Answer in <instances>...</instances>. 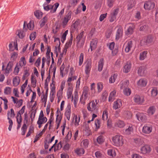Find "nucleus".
<instances>
[{
	"mask_svg": "<svg viewBox=\"0 0 158 158\" xmlns=\"http://www.w3.org/2000/svg\"><path fill=\"white\" fill-rule=\"evenodd\" d=\"M98 102L99 101L97 99L91 101L87 105L88 110L93 113H96L98 111L97 104Z\"/></svg>",
	"mask_w": 158,
	"mask_h": 158,
	"instance_id": "f257e3e1",
	"label": "nucleus"
},
{
	"mask_svg": "<svg viewBox=\"0 0 158 158\" xmlns=\"http://www.w3.org/2000/svg\"><path fill=\"white\" fill-rule=\"evenodd\" d=\"M113 145L117 146H121L124 143L123 137L122 135H117L112 138Z\"/></svg>",
	"mask_w": 158,
	"mask_h": 158,
	"instance_id": "f03ea898",
	"label": "nucleus"
},
{
	"mask_svg": "<svg viewBox=\"0 0 158 158\" xmlns=\"http://www.w3.org/2000/svg\"><path fill=\"white\" fill-rule=\"evenodd\" d=\"M59 6V4L58 3H55L53 5H49L45 6L44 5V8L45 10L47 11L50 10L51 13H54L56 11Z\"/></svg>",
	"mask_w": 158,
	"mask_h": 158,
	"instance_id": "7ed1b4c3",
	"label": "nucleus"
},
{
	"mask_svg": "<svg viewBox=\"0 0 158 158\" xmlns=\"http://www.w3.org/2000/svg\"><path fill=\"white\" fill-rule=\"evenodd\" d=\"M13 65V63L11 61H9L7 64L6 68H4V65L3 64L2 66V70L4 71V73L6 74H8L11 71Z\"/></svg>",
	"mask_w": 158,
	"mask_h": 158,
	"instance_id": "20e7f679",
	"label": "nucleus"
},
{
	"mask_svg": "<svg viewBox=\"0 0 158 158\" xmlns=\"http://www.w3.org/2000/svg\"><path fill=\"white\" fill-rule=\"evenodd\" d=\"M155 4L153 1L150 0L146 2L144 4V8L147 10H150L154 8Z\"/></svg>",
	"mask_w": 158,
	"mask_h": 158,
	"instance_id": "39448f33",
	"label": "nucleus"
},
{
	"mask_svg": "<svg viewBox=\"0 0 158 158\" xmlns=\"http://www.w3.org/2000/svg\"><path fill=\"white\" fill-rule=\"evenodd\" d=\"M72 12L70 11H68L65 13L64 17L62 21V25L64 27L67 24L68 21L70 19L71 17Z\"/></svg>",
	"mask_w": 158,
	"mask_h": 158,
	"instance_id": "423d86ee",
	"label": "nucleus"
},
{
	"mask_svg": "<svg viewBox=\"0 0 158 158\" xmlns=\"http://www.w3.org/2000/svg\"><path fill=\"white\" fill-rule=\"evenodd\" d=\"M71 104L70 103H68L65 110L64 115L69 121L70 120L71 114Z\"/></svg>",
	"mask_w": 158,
	"mask_h": 158,
	"instance_id": "0eeeda50",
	"label": "nucleus"
},
{
	"mask_svg": "<svg viewBox=\"0 0 158 158\" xmlns=\"http://www.w3.org/2000/svg\"><path fill=\"white\" fill-rule=\"evenodd\" d=\"M92 61L90 60H87L86 63L85 72L86 74L89 75L91 68Z\"/></svg>",
	"mask_w": 158,
	"mask_h": 158,
	"instance_id": "6e6552de",
	"label": "nucleus"
},
{
	"mask_svg": "<svg viewBox=\"0 0 158 158\" xmlns=\"http://www.w3.org/2000/svg\"><path fill=\"white\" fill-rule=\"evenodd\" d=\"M140 151L142 153L147 154L150 152L151 149L149 145L146 144L141 148Z\"/></svg>",
	"mask_w": 158,
	"mask_h": 158,
	"instance_id": "1a4fd4ad",
	"label": "nucleus"
},
{
	"mask_svg": "<svg viewBox=\"0 0 158 158\" xmlns=\"http://www.w3.org/2000/svg\"><path fill=\"white\" fill-rule=\"evenodd\" d=\"M84 31H82L76 37V40L77 41L78 44H79L81 43L82 44L84 43L85 37L84 36Z\"/></svg>",
	"mask_w": 158,
	"mask_h": 158,
	"instance_id": "9d476101",
	"label": "nucleus"
},
{
	"mask_svg": "<svg viewBox=\"0 0 158 158\" xmlns=\"http://www.w3.org/2000/svg\"><path fill=\"white\" fill-rule=\"evenodd\" d=\"M25 24L26 22L24 21L23 31L19 30H18L16 32L17 35L19 36V38L21 39H22L25 36V34L24 32L26 31L27 29V27H25Z\"/></svg>",
	"mask_w": 158,
	"mask_h": 158,
	"instance_id": "9b49d317",
	"label": "nucleus"
},
{
	"mask_svg": "<svg viewBox=\"0 0 158 158\" xmlns=\"http://www.w3.org/2000/svg\"><path fill=\"white\" fill-rule=\"evenodd\" d=\"M133 99L134 102L138 104H142L144 101V99L143 97L138 95H135Z\"/></svg>",
	"mask_w": 158,
	"mask_h": 158,
	"instance_id": "f8f14e48",
	"label": "nucleus"
},
{
	"mask_svg": "<svg viewBox=\"0 0 158 158\" xmlns=\"http://www.w3.org/2000/svg\"><path fill=\"white\" fill-rule=\"evenodd\" d=\"M153 38L152 36L149 35L148 36L146 39H143L140 42L141 44L143 43V44L148 45L152 42Z\"/></svg>",
	"mask_w": 158,
	"mask_h": 158,
	"instance_id": "ddd939ff",
	"label": "nucleus"
},
{
	"mask_svg": "<svg viewBox=\"0 0 158 158\" xmlns=\"http://www.w3.org/2000/svg\"><path fill=\"white\" fill-rule=\"evenodd\" d=\"M122 106V101L120 99H118L116 101L114 102L113 107V109L116 110L120 108Z\"/></svg>",
	"mask_w": 158,
	"mask_h": 158,
	"instance_id": "4468645a",
	"label": "nucleus"
},
{
	"mask_svg": "<svg viewBox=\"0 0 158 158\" xmlns=\"http://www.w3.org/2000/svg\"><path fill=\"white\" fill-rule=\"evenodd\" d=\"M57 114L56 122V123L57 124L56 129H57L59 126L62 117L61 114L60 112L58 110L57 111Z\"/></svg>",
	"mask_w": 158,
	"mask_h": 158,
	"instance_id": "2eb2a0df",
	"label": "nucleus"
},
{
	"mask_svg": "<svg viewBox=\"0 0 158 158\" xmlns=\"http://www.w3.org/2000/svg\"><path fill=\"white\" fill-rule=\"evenodd\" d=\"M147 83V81L146 79L141 78L137 82V84L139 86L143 87L146 85Z\"/></svg>",
	"mask_w": 158,
	"mask_h": 158,
	"instance_id": "dca6fc26",
	"label": "nucleus"
},
{
	"mask_svg": "<svg viewBox=\"0 0 158 158\" xmlns=\"http://www.w3.org/2000/svg\"><path fill=\"white\" fill-rule=\"evenodd\" d=\"M136 116L138 120L139 121L143 122L146 119V116L143 113H137L136 114Z\"/></svg>",
	"mask_w": 158,
	"mask_h": 158,
	"instance_id": "f3484780",
	"label": "nucleus"
},
{
	"mask_svg": "<svg viewBox=\"0 0 158 158\" xmlns=\"http://www.w3.org/2000/svg\"><path fill=\"white\" fill-rule=\"evenodd\" d=\"M123 30L121 28H119L117 30L116 34V40H118L122 38L123 35Z\"/></svg>",
	"mask_w": 158,
	"mask_h": 158,
	"instance_id": "a211bd4d",
	"label": "nucleus"
},
{
	"mask_svg": "<svg viewBox=\"0 0 158 158\" xmlns=\"http://www.w3.org/2000/svg\"><path fill=\"white\" fill-rule=\"evenodd\" d=\"M133 131V128L131 124H129L127 126L125 133L127 135L131 134Z\"/></svg>",
	"mask_w": 158,
	"mask_h": 158,
	"instance_id": "6ab92c4d",
	"label": "nucleus"
},
{
	"mask_svg": "<svg viewBox=\"0 0 158 158\" xmlns=\"http://www.w3.org/2000/svg\"><path fill=\"white\" fill-rule=\"evenodd\" d=\"M97 39H94L92 40L90 44V48L91 51L95 49L97 46Z\"/></svg>",
	"mask_w": 158,
	"mask_h": 158,
	"instance_id": "aec40b11",
	"label": "nucleus"
},
{
	"mask_svg": "<svg viewBox=\"0 0 158 158\" xmlns=\"http://www.w3.org/2000/svg\"><path fill=\"white\" fill-rule=\"evenodd\" d=\"M116 93V90H114L110 93L108 98V101L109 102H112L114 100Z\"/></svg>",
	"mask_w": 158,
	"mask_h": 158,
	"instance_id": "412c9836",
	"label": "nucleus"
},
{
	"mask_svg": "<svg viewBox=\"0 0 158 158\" xmlns=\"http://www.w3.org/2000/svg\"><path fill=\"white\" fill-rule=\"evenodd\" d=\"M133 45L132 41L131 40L128 41L126 46L125 48V52H129L131 50Z\"/></svg>",
	"mask_w": 158,
	"mask_h": 158,
	"instance_id": "4be33fe9",
	"label": "nucleus"
},
{
	"mask_svg": "<svg viewBox=\"0 0 158 158\" xmlns=\"http://www.w3.org/2000/svg\"><path fill=\"white\" fill-rule=\"evenodd\" d=\"M47 121V118H38L37 124L38 125V127L40 128L43 124L45 123Z\"/></svg>",
	"mask_w": 158,
	"mask_h": 158,
	"instance_id": "5701e85b",
	"label": "nucleus"
},
{
	"mask_svg": "<svg viewBox=\"0 0 158 158\" xmlns=\"http://www.w3.org/2000/svg\"><path fill=\"white\" fill-rule=\"evenodd\" d=\"M88 89L87 87H85L83 89V91L82 96L83 98H84V100H85L88 98Z\"/></svg>",
	"mask_w": 158,
	"mask_h": 158,
	"instance_id": "b1692460",
	"label": "nucleus"
},
{
	"mask_svg": "<svg viewBox=\"0 0 158 158\" xmlns=\"http://www.w3.org/2000/svg\"><path fill=\"white\" fill-rule=\"evenodd\" d=\"M77 78V76H68V78L67 80L68 82V85L69 86L71 85L72 83L71 82L75 80H76Z\"/></svg>",
	"mask_w": 158,
	"mask_h": 158,
	"instance_id": "393cba45",
	"label": "nucleus"
},
{
	"mask_svg": "<svg viewBox=\"0 0 158 158\" xmlns=\"http://www.w3.org/2000/svg\"><path fill=\"white\" fill-rule=\"evenodd\" d=\"M134 142L137 146H140L143 144L144 143L142 140L139 138H134Z\"/></svg>",
	"mask_w": 158,
	"mask_h": 158,
	"instance_id": "a878e982",
	"label": "nucleus"
},
{
	"mask_svg": "<svg viewBox=\"0 0 158 158\" xmlns=\"http://www.w3.org/2000/svg\"><path fill=\"white\" fill-rule=\"evenodd\" d=\"M152 131V128L151 127L144 126L143 128V132L145 134H149Z\"/></svg>",
	"mask_w": 158,
	"mask_h": 158,
	"instance_id": "bb28decb",
	"label": "nucleus"
},
{
	"mask_svg": "<svg viewBox=\"0 0 158 158\" xmlns=\"http://www.w3.org/2000/svg\"><path fill=\"white\" fill-rule=\"evenodd\" d=\"M131 65L130 63L127 62L124 66L123 70L125 73L129 72L131 69Z\"/></svg>",
	"mask_w": 158,
	"mask_h": 158,
	"instance_id": "cd10ccee",
	"label": "nucleus"
},
{
	"mask_svg": "<svg viewBox=\"0 0 158 158\" xmlns=\"http://www.w3.org/2000/svg\"><path fill=\"white\" fill-rule=\"evenodd\" d=\"M125 125V124L123 121L119 120L117 121L115 123V127L119 128H123Z\"/></svg>",
	"mask_w": 158,
	"mask_h": 158,
	"instance_id": "c85d7f7f",
	"label": "nucleus"
},
{
	"mask_svg": "<svg viewBox=\"0 0 158 158\" xmlns=\"http://www.w3.org/2000/svg\"><path fill=\"white\" fill-rule=\"evenodd\" d=\"M26 63L25 58L24 57H23L20 59L19 62L17 63L16 64L22 67L26 65Z\"/></svg>",
	"mask_w": 158,
	"mask_h": 158,
	"instance_id": "c756f323",
	"label": "nucleus"
},
{
	"mask_svg": "<svg viewBox=\"0 0 158 158\" xmlns=\"http://www.w3.org/2000/svg\"><path fill=\"white\" fill-rule=\"evenodd\" d=\"M138 73L140 76H143L146 73V68L144 67H140L138 70Z\"/></svg>",
	"mask_w": 158,
	"mask_h": 158,
	"instance_id": "7c9ffc66",
	"label": "nucleus"
},
{
	"mask_svg": "<svg viewBox=\"0 0 158 158\" xmlns=\"http://www.w3.org/2000/svg\"><path fill=\"white\" fill-rule=\"evenodd\" d=\"M108 155L112 157H114L116 156V153L115 150L112 149H110L107 151Z\"/></svg>",
	"mask_w": 158,
	"mask_h": 158,
	"instance_id": "2f4dec72",
	"label": "nucleus"
},
{
	"mask_svg": "<svg viewBox=\"0 0 158 158\" xmlns=\"http://www.w3.org/2000/svg\"><path fill=\"white\" fill-rule=\"evenodd\" d=\"M134 27V26L133 25L131 24L126 31V34L127 35L132 34Z\"/></svg>",
	"mask_w": 158,
	"mask_h": 158,
	"instance_id": "473e14b6",
	"label": "nucleus"
},
{
	"mask_svg": "<svg viewBox=\"0 0 158 158\" xmlns=\"http://www.w3.org/2000/svg\"><path fill=\"white\" fill-rule=\"evenodd\" d=\"M128 81L127 80L121 82L120 85V89H123L124 88H126L128 86Z\"/></svg>",
	"mask_w": 158,
	"mask_h": 158,
	"instance_id": "72a5a7b5",
	"label": "nucleus"
},
{
	"mask_svg": "<svg viewBox=\"0 0 158 158\" xmlns=\"http://www.w3.org/2000/svg\"><path fill=\"white\" fill-rule=\"evenodd\" d=\"M101 123L100 120L98 119H96L94 121V127L95 130H97L99 128Z\"/></svg>",
	"mask_w": 158,
	"mask_h": 158,
	"instance_id": "f704fd0d",
	"label": "nucleus"
},
{
	"mask_svg": "<svg viewBox=\"0 0 158 158\" xmlns=\"http://www.w3.org/2000/svg\"><path fill=\"white\" fill-rule=\"evenodd\" d=\"M155 110V108L154 106H150L148 110V113L149 115H152L154 114Z\"/></svg>",
	"mask_w": 158,
	"mask_h": 158,
	"instance_id": "c9c22d12",
	"label": "nucleus"
},
{
	"mask_svg": "<svg viewBox=\"0 0 158 158\" xmlns=\"http://www.w3.org/2000/svg\"><path fill=\"white\" fill-rule=\"evenodd\" d=\"M118 75L117 74H112L109 78V83H114L117 79Z\"/></svg>",
	"mask_w": 158,
	"mask_h": 158,
	"instance_id": "e433bc0d",
	"label": "nucleus"
},
{
	"mask_svg": "<svg viewBox=\"0 0 158 158\" xmlns=\"http://www.w3.org/2000/svg\"><path fill=\"white\" fill-rule=\"evenodd\" d=\"M47 90H46L45 94H43L41 96V100L42 102H44L45 105L46 104L47 98Z\"/></svg>",
	"mask_w": 158,
	"mask_h": 158,
	"instance_id": "4c0bfd02",
	"label": "nucleus"
},
{
	"mask_svg": "<svg viewBox=\"0 0 158 158\" xmlns=\"http://www.w3.org/2000/svg\"><path fill=\"white\" fill-rule=\"evenodd\" d=\"M20 79L19 77L16 76L13 79V84L14 86H17L20 82Z\"/></svg>",
	"mask_w": 158,
	"mask_h": 158,
	"instance_id": "58836bf2",
	"label": "nucleus"
},
{
	"mask_svg": "<svg viewBox=\"0 0 158 158\" xmlns=\"http://www.w3.org/2000/svg\"><path fill=\"white\" fill-rule=\"evenodd\" d=\"M22 68V67L16 64L13 72L14 74L15 75H18V74L19 71Z\"/></svg>",
	"mask_w": 158,
	"mask_h": 158,
	"instance_id": "ea45409f",
	"label": "nucleus"
},
{
	"mask_svg": "<svg viewBox=\"0 0 158 158\" xmlns=\"http://www.w3.org/2000/svg\"><path fill=\"white\" fill-rule=\"evenodd\" d=\"M31 81L32 86L33 87H35L36 86V80L35 76H31Z\"/></svg>",
	"mask_w": 158,
	"mask_h": 158,
	"instance_id": "a19ab883",
	"label": "nucleus"
},
{
	"mask_svg": "<svg viewBox=\"0 0 158 158\" xmlns=\"http://www.w3.org/2000/svg\"><path fill=\"white\" fill-rule=\"evenodd\" d=\"M73 40L72 36L71 37V39L69 40L68 42H67L65 45V48L64 49V51L65 52L67 51V49L70 47L72 43Z\"/></svg>",
	"mask_w": 158,
	"mask_h": 158,
	"instance_id": "79ce46f5",
	"label": "nucleus"
},
{
	"mask_svg": "<svg viewBox=\"0 0 158 158\" xmlns=\"http://www.w3.org/2000/svg\"><path fill=\"white\" fill-rule=\"evenodd\" d=\"M104 64V61L103 59H101L98 62V70L100 72L102 69Z\"/></svg>",
	"mask_w": 158,
	"mask_h": 158,
	"instance_id": "37998d69",
	"label": "nucleus"
},
{
	"mask_svg": "<svg viewBox=\"0 0 158 158\" xmlns=\"http://www.w3.org/2000/svg\"><path fill=\"white\" fill-rule=\"evenodd\" d=\"M81 146L85 148H87L89 144V141L87 139L83 140L81 142Z\"/></svg>",
	"mask_w": 158,
	"mask_h": 158,
	"instance_id": "c03bdc74",
	"label": "nucleus"
},
{
	"mask_svg": "<svg viewBox=\"0 0 158 158\" xmlns=\"http://www.w3.org/2000/svg\"><path fill=\"white\" fill-rule=\"evenodd\" d=\"M147 52L144 51L140 53L139 59L140 60H143L147 57Z\"/></svg>",
	"mask_w": 158,
	"mask_h": 158,
	"instance_id": "a18cd8bd",
	"label": "nucleus"
},
{
	"mask_svg": "<svg viewBox=\"0 0 158 158\" xmlns=\"http://www.w3.org/2000/svg\"><path fill=\"white\" fill-rule=\"evenodd\" d=\"M48 20V18L46 16H45L40 21V23L41 27H42L44 25Z\"/></svg>",
	"mask_w": 158,
	"mask_h": 158,
	"instance_id": "49530a36",
	"label": "nucleus"
},
{
	"mask_svg": "<svg viewBox=\"0 0 158 158\" xmlns=\"http://www.w3.org/2000/svg\"><path fill=\"white\" fill-rule=\"evenodd\" d=\"M27 24V28L30 30H32L34 27V25L33 24V22L32 21H30L29 23L27 24V23L26 22L25 25Z\"/></svg>",
	"mask_w": 158,
	"mask_h": 158,
	"instance_id": "de8ad7c7",
	"label": "nucleus"
},
{
	"mask_svg": "<svg viewBox=\"0 0 158 158\" xmlns=\"http://www.w3.org/2000/svg\"><path fill=\"white\" fill-rule=\"evenodd\" d=\"M97 88L98 91L97 93H99L102 90L103 88L102 83V82H99L97 84Z\"/></svg>",
	"mask_w": 158,
	"mask_h": 158,
	"instance_id": "09e8293b",
	"label": "nucleus"
},
{
	"mask_svg": "<svg viewBox=\"0 0 158 158\" xmlns=\"http://www.w3.org/2000/svg\"><path fill=\"white\" fill-rule=\"evenodd\" d=\"M11 92V88L9 87H6L4 89V93L5 94L9 95Z\"/></svg>",
	"mask_w": 158,
	"mask_h": 158,
	"instance_id": "8fccbe9b",
	"label": "nucleus"
},
{
	"mask_svg": "<svg viewBox=\"0 0 158 158\" xmlns=\"http://www.w3.org/2000/svg\"><path fill=\"white\" fill-rule=\"evenodd\" d=\"M42 15V13L39 10H36L34 12L35 15L38 19L40 18Z\"/></svg>",
	"mask_w": 158,
	"mask_h": 158,
	"instance_id": "3c124183",
	"label": "nucleus"
},
{
	"mask_svg": "<svg viewBox=\"0 0 158 158\" xmlns=\"http://www.w3.org/2000/svg\"><path fill=\"white\" fill-rule=\"evenodd\" d=\"M123 92L125 95L129 96L131 93V90L129 88H125L123 90Z\"/></svg>",
	"mask_w": 158,
	"mask_h": 158,
	"instance_id": "603ef678",
	"label": "nucleus"
},
{
	"mask_svg": "<svg viewBox=\"0 0 158 158\" xmlns=\"http://www.w3.org/2000/svg\"><path fill=\"white\" fill-rule=\"evenodd\" d=\"M68 88V91L67 92V95L68 98H69L71 97L72 94V92L73 91V89L70 86H69Z\"/></svg>",
	"mask_w": 158,
	"mask_h": 158,
	"instance_id": "864d4df0",
	"label": "nucleus"
},
{
	"mask_svg": "<svg viewBox=\"0 0 158 158\" xmlns=\"http://www.w3.org/2000/svg\"><path fill=\"white\" fill-rule=\"evenodd\" d=\"M108 118V112L106 110H104L103 112L102 115V119L104 120H106Z\"/></svg>",
	"mask_w": 158,
	"mask_h": 158,
	"instance_id": "5fc2aeb1",
	"label": "nucleus"
},
{
	"mask_svg": "<svg viewBox=\"0 0 158 158\" xmlns=\"http://www.w3.org/2000/svg\"><path fill=\"white\" fill-rule=\"evenodd\" d=\"M84 54L81 53L79 58V65L80 66L82 64L83 61Z\"/></svg>",
	"mask_w": 158,
	"mask_h": 158,
	"instance_id": "6e6d98bb",
	"label": "nucleus"
},
{
	"mask_svg": "<svg viewBox=\"0 0 158 158\" xmlns=\"http://www.w3.org/2000/svg\"><path fill=\"white\" fill-rule=\"evenodd\" d=\"M68 30H66L64 32L63 34L61 37V41L63 43L66 39V36L68 33Z\"/></svg>",
	"mask_w": 158,
	"mask_h": 158,
	"instance_id": "4d7b16f0",
	"label": "nucleus"
},
{
	"mask_svg": "<svg viewBox=\"0 0 158 158\" xmlns=\"http://www.w3.org/2000/svg\"><path fill=\"white\" fill-rule=\"evenodd\" d=\"M152 95L153 97L156 96L157 94L158 91L157 89L154 88L152 89L151 91Z\"/></svg>",
	"mask_w": 158,
	"mask_h": 158,
	"instance_id": "13d9d810",
	"label": "nucleus"
},
{
	"mask_svg": "<svg viewBox=\"0 0 158 158\" xmlns=\"http://www.w3.org/2000/svg\"><path fill=\"white\" fill-rule=\"evenodd\" d=\"M75 152L78 155H81L84 153V150L82 148L77 149L75 150Z\"/></svg>",
	"mask_w": 158,
	"mask_h": 158,
	"instance_id": "bf43d9fd",
	"label": "nucleus"
},
{
	"mask_svg": "<svg viewBox=\"0 0 158 158\" xmlns=\"http://www.w3.org/2000/svg\"><path fill=\"white\" fill-rule=\"evenodd\" d=\"M27 129V126L25 124H24L21 128L22 135H25Z\"/></svg>",
	"mask_w": 158,
	"mask_h": 158,
	"instance_id": "052dcab7",
	"label": "nucleus"
},
{
	"mask_svg": "<svg viewBox=\"0 0 158 158\" xmlns=\"http://www.w3.org/2000/svg\"><path fill=\"white\" fill-rule=\"evenodd\" d=\"M97 141L100 144H102L104 141L103 137L102 135H100L97 138Z\"/></svg>",
	"mask_w": 158,
	"mask_h": 158,
	"instance_id": "680f3d73",
	"label": "nucleus"
},
{
	"mask_svg": "<svg viewBox=\"0 0 158 158\" xmlns=\"http://www.w3.org/2000/svg\"><path fill=\"white\" fill-rule=\"evenodd\" d=\"M80 117L79 115L76 116L75 117V125L76 126H77L79 125V123L80 121Z\"/></svg>",
	"mask_w": 158,
	"mask_h": 158,
	"instance_id": "e2e57ef3",
	"label": "nucleus"
},
{
	"mask_svg": "<svg viewBox=\"0 0 158 158\" xmlns=\"http://www.w3.org/2000/svg\"><path fill=\"white\" fill-rule=\"evenodd\" d=\"M116 19V16L111 14L110 17V22H113Z\"/></svg>",
	"mask_w": 158,
	"mask_h": 158,
	"instance_id": "0e129e2a",
	"label": "nucleus"
},
{
	"mask_svg": "<svg viewBox=\"0 0 158 158\" xmlns=\"http://www.w3.org/2000/svg\"><path fill=\"white\" fill-rule=\"evenodd\" d=\"M115 0H108L107 1V5L108 6L111 7L113 6L114 2Z\"/></svg>",
	"mask_w": 158,
	"mask_h": 158,
	"instance_id": "69168bd1",
	"label": "nucleus"
},
{
	"mask_svg": "<svg viewBox=\"0 0 158 158\" xmlns=\"http://www.w3.org/2000/svg\"><path fill=\"white\" fill-rule=\"evenodd\" d=\"M36 37L35 32H33L31 34L30 36V40H33Z\"/></svg>",
	"mask_w": 158,
	"mask_h": 158,
	"instance_id": "338daca9",
	"label": "nucleus"
},
{
	"mask_svg": "<svg viewBox=\"0 0 158 158\" xmlns=\"http://www.w3.org/2000/svg\"><path fill=\"white\" fill-rule=\"evenodd\" d=\"M155 19L156 22H158V7L156 9V10Z\"/></svg>",
	"mask_w": 158,
	"mask_h": 158,
	"instance_id": "774afa93",
	"label": "nucleus"
}]
</instances>
